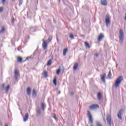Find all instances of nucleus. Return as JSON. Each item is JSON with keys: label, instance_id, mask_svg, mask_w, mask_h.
<instances>
[{"label": "nucleus", "instance_id": "nucleus-23", "mask_svg": "<svg viewBox=\"0 0 126 126\" xmlns=\"http://www.w3.org/2000/svg\"><path fill=\"white\" fill-rule=\"evenodd\" d=\"M9 88H10V86L8 85L5 89V91L7 93H8V91H9Z\"/></svg>", "mask_w": 126, "mask_h": 126}, {"label": "nucleus", "instance_id": "nucleus-39", "mask_svg": "<svg viewBox=\"0 0 126 126\" xmlns=\"http://www.w3.org/2000/svg\"><path fill=\"white\" fill-rule=\"evenodd\" d=\"M12 22H14V18H13L12 19Z\"/></svg>", "mask_w": 126, "mask_h": 126}, {"label": "nucleus", "instance_id": "nucleus-10", "mask_svg": "<svg viewBox=\"0 0 126 126\" xmlns=\"http://www.w3.org/2000/svg\"><path fill=\"white\" fill-rule=\"evenodd\" d=\"M105 77H106V73H103L102 75H101V80L103 81V82H105L106 81L105 80Z\"/></svg>", "mask_w": 126, "mask_h": 126}, {"label": "nucleus", "instance_id": "nucleus-4", "mask_svg": "<svg viewBox=\"0 0 126 126\" xmlns=\"http://www.w3.org/2000/svg\"><path fill=\"white\" fill-rule=\"evenodd\" d=\"M124 108H122L120 110L119 112L118 113V119H119V120H123V118H122V115H123V113H124Z\"/></svg>", "mask_w": 126, "mask_h": 126}, {"label": "nucleus", "instance_id": "nucleus-14", "mask_svg": "<svg viewBox=\"0 0 126 126\" xmlns=\"http://www.w3.org/2000/svg\"><path fill=\"white\" fill-rule=\"evenodd\" d=\"M27 93L29 96L31 95V88L30 87H29L27 89Z\"/></svg>", "mask_w": 126, "mask_h": 126}, {"label": "nucleus", "instance_id": "nucleus-45", "mask_svg": "<svg viewBox=\"0 0 126 126\" xmlns=\"http://www.w3.org/2000/svg\"><path fill=\"white\" fill-rule=\"evenodd\" d=\"M81 37H85V36L82 35H81Z\"/></svg>", "mask_w": 126, "mask_h": 126}, {"label": "nucleus", "instance_id": "nucleus-32", "mask_svg": "<svg viewBox=\"0 0 126 126\" xmlns=\"http://www.w3.org/2000/svg\"><path fill=\"white\" fill-rule=\"evenodd\" d=\"M14 74H15V75H18V71H17V70H15V72H14Z\"/></svg>", "mask_w": 126, "mask_h": 126}, {"label": "nucleus", "instance_id": "nucleus-18", "mask_svg": "<svg viewBox=\"0 0 126 126\" xmlns=\"http://www.w3.org/2000/svg\"><path fill=\"white\" fill-rule=\"evenodd\" d=\"M43 74L44 77L45 78L48 77V72H47L46 71H43Z\"/></svg>", "mask_w": 126, "mask_h": 126}, {"label": "nucleus", "instance_id": "nucleus-8", "mask_svg": "<svg viewBox=\"0 0 126 126\" xmlns=\"http://www.w3.org/2000/svg\"><path fill=\"white\" fill-rule=\"evenodd\" d=\"M42 47L44 50H46L48 48V45L47 44V41L44 40L42 43Z\"/></svg>", "mask_w": 126, "mask_h": 126}, {"label": "nucleus", "instance_id": "nucleus-27", "mask_svg": "<svg viewBox=\"0 0 126 126\" xmlns=\"http://www.w3.org/2000/svg\"><path fill=\"white\" fill-rule=\"evenodd\" d=\"M107 76H108V78H111V76H112V73L111 72V71H109Z\"/></svg>", "mask_w": 126, "mask_h": 126}, {"label": "nucleus", "instance_id": "nucleus-13", "mask_svg": "<svg viewBox=\"0 0 126 126\" xmlns=\"http://www.w3.org/2000/svg\"><path fill=\"white\" fill-rule=\"evenodd\" d=\"M104 38V34L100 33L98 38V41L100 42Z\"/></svg>", "mask_w": 126, "mask_h": 126}, {"label": "nucleus", "instance_id": "nucleus-47", "mask_svg": "<svg viewBox=\"0 0 126 126\" xmlns=\"http://www.w3.org/2000/svg\"><path fill=\"white\" fill-rule=\"evenodd\" d=\"M45 54H46V55L47 54V52H46Z\"/></svg>", "mask_w": 126, "mask_h": 126}, {"label": "nucleus", "instance_id": "nucleus-22", "mask_svg": "<svg viewBox=\"0 0 126 126\" xmlns=\"http://www.w3.org/2000/svg\"><path fill=\"white\" fill-rule=\"evenodd\" d=\"M17 62H18V63H22V58L18 57L17 58Z\"/></svg>", "mask_w": 126, "mask_h": 126}, {"label": "nucleus", "instance_id": "nucleus-33", "mask_svg": "<svg viewBox=\"0 0 126 126\" xmlns=\"http://www.w3.org/2000/svg\"><path fill=\"white\" fill-rule=\"evenodd\" d=\"M3 11V7H0V12H2Z\"/></svg>", "mask_w": 126, "mask_h": 126}, {"label": "nucleus", "instance_id": "nucleus-40", "mask_svg": "<svg viewBox=\"0 0 126 126\" xmlns=\"http://www.w3.org/2000/svg\"><path fill=\"white\" fill-rule=\"evenodd\" d=\"M48 41H49V42H51V41H52V39H51V38H48Z\"/></svg>", "mask_w": 126, "mask_h": 126}, {"label": "nucleus", "instance_id": "nucleus-38", "mask_svg": "<svg viewBox=\"0 0 126 126\" xmlns=\"http://www.w3.org/2000/svg\"><path fill=\"white\" fill-rule=\"evenodd\" d=\"M52 118H53V119H54L55 120H57V117H56V116H53Z\"/></svg>", "mask_w": 126, "mask_h": 126}, {"label": "nucleus", "instance_id": "nucleus-42", "mask_svg": "<svg viewBox=\"0 0 126 126\" xmlns=\"http://www.w3.org/2000/svg\"><path fill=\"white\" fill-rule=\"evenodd\" d=\"M54 22L55 23H57V21H56V20H54Z\"/></svg>", "mask_w": 126, "mask_h": 126}, {"label": "nucleus", "instance_id": "nucleus-19", "mask_svg": "<svg viewBox=\"0 0 126 126\" xmlns=\"http://www.w3.org/2000/svg\"><path fill=\"white\" fill-rule=\"evenodd\" d=\"M32 96H34V97L37 96V93L36 92V90H33Z\"/></svg>", "mask_w": 126, "mask_h": 126}, {"label": "nucleus", "instance_id": "nucleus-3", "mask_svg": "<svg viewBox=\"0 0 126 126\" xmlns=\"http://www.w3.org/2000/svg\"><path fill=\"white\" fill-rule=\"evenodd\" d=\"M122 81H123V77L122 76H120L116 81L115 84V86L116 88H118L119 87V85H120Z\"/></svg>", "mask_w": 126, "mask_h": 126}, {"label": "nucleus", "instance_id": "nucleus-43", "mask_svg": "<svg viewBox=\"0 0 126 126\" xmlns=\"http://www.w3.org/2000/svg\"><path fill=\"white\" fill-rule=\"evenodd\" d=\"M90 126H93V125L91 124Z\"/></svg>", "mask_w": 126, "mask_h": 126}, {"label": "nucleus", "instance_id": "nucleus-36", "mask_svg": "<svg viewBox=\"0 0 126 126\" xmlns=\"http://www.w3.org/2000/svg\"><path fill=\"white\" fill-rule=\"evenodd\" d=\"M74 92H70V95L71 96H72V95H74Z\"/></svg>", "mask_w": 126, "mask_h": 126}, {"label": "nucleus", "instance_id": "nucleus-34", "mask_svg": "<svg viewBox=\"0 0 126 126\" xmlns=\"http://www.w3.org/2000/svg\"><path fill=\"white\" fill-rule=\"evenodd\" d=\"M31 57H27L26 60L25 61H24V62H26L27 61H28L29 60V59H30Z\"/></svg>", "mask_w": 126, "mask_h": 126}, {"label": "nucleus", "instance_id": "nucleus-11", "mask_svg": "<svg viewBox=\"0 0 126 126\" xmlns=\"http://www.w3.org/2000/svg\"><path fill=\"white\" fill-rule=\"evenodd\" d=\"M29 118V115H28V113H26L24 118L23 121L25 122H27V121H28Z\"/></svg>", "mask_w": 126, "mask_h": 126}, {"label": "nucleus", "instance_id": "nucleus-48", "mask_svg": "<svg viewBox=\"0 0 126 126\" xmlns=\"http://www.w3.org/2000/svg\"><path fill=\"white\" fill-rule=\"evenodd\" d=\"M13 0V1H14L15 0Z\"/></svg>", "mask_w": 126, "mask_h": 126}, {"label": "nucleus", "instance_id": "nucleus-5", "mask_svg": "<svg viewBox=\"0 0 126 126\" xmlns=\"http://www.w3.org/2000/svg\"><path fill=\"white\" fill-rule=\"evenodd\" d=\"M88 117L89 118V121L91 124H93V118H92V116L91 115V113L89 111H88Z\"/></svg>", "mask_w": 126, "mask_h": 126}, {"label": "nucleus", "instance_id": "nucleus-37", "mask_svg": "<svg viewBox=\"0 0 126 126\" xmlns=\"http://www.w3.org/2000/svg\"><path fill=\"white\" fill-rule=\"evenodd\" d=\"M2 4H4L5 3V0H2Z\"/></svg>", "mask_w": 126, "mask_h": 126}, {"label": "nucleus", "instance_id": "nucleus-29", "mask_svg": "<svg viewBox=\"0 0 126 126\" xmlns=\"http://www.w3.org/2000/svg\"><path fill=\"white\" fill-rule=\"evenodd\" d=\"M69 37H70L71 39H74V36H73V34H72V33H71V34H70Z\"/></svg>", "mask_w": 126, "mask_h": 126}, {"label": "nucleus", "instance_id": "nucleus-2", "mask_svg": "<svg viewBox=\"0 0 126 126\" xmlns=\"http://www.w3.org/2000/svg\"><path fill=\"white\" fill-rule=\"evenodd\" d=\"M105 23L106 24L107 27L111 24V16H110V15L106 14L105 16Z\"/></svg>", "mask_w": 126, "mask_h": 126}, {"label": "nucleus", "instance_id": "nucleus-44", "mask_svg": "<svg viewBox=\"0 0 126 126\" xmlns=\"http://www.w3.org/2000/svg\"><path fill=\"white\" fill-rule=\"evenodd\" d=\"M5 126H8V125L6 124V125H5Z\"/></svg>", "mask_w": 126, "mask_h": 126}, {"label": "nucleus", "instance_id": "nucleus-26", "mask_svg": "<svg viewBox=\"0 0 126 126\" xmlns=\"http://www.w3.org/2000/svg\"><path fill=\"white\" fill-rule=\"evenodd\" d=\"M5 30L4 27H2L1 30L0 31V33H3Z\"/></svg>", "mask_w": 126, "mask_h": 126}, {"label": "nucleus", "instance_id": "nucleus-24", "mask_svg": "<svg viewBox=\"0 0 126 126\" xmlns=\"http://www.w3.org/2000/svg\"><path fill=\"white\" fill-rule=\"evenodd\" d=\"M85 47H87V48L90 49V46L89 45V44L88 42H85Z\"/></svg>", "mask_w": 126, "mask_h": 126}, {"label": "nucleus", "instance_id": "nucleus-12", "mask_svg": "<svg viewBox=\"0 0 126 126\" xmlns=\"http://www.w3.org/2000/svg\"><path fill=\"white\" fill-rule=\"evenodd\" d=\"M100 2L102 5H107L108 3L107 0H101Z\"/></svg>", "mask_w": 126, "mask_h": 126}, {"label": "nucleus", "instance_id": "nucleus-7", "mask_svg": "<svg viewBox=\"0 0 126 126\" xmlns=\"http://www.w3.org/2000/svg\"><path fill=\"white\" fill-rule=\"evenodd\" d=\"M98 108H99V105L97 104H93L89 107L90 110H95L98 109Z\"/></svg>", "mask_w": 126, "mask_h": 126}, {"label": "nucleus", "instance_id": "nucleus-17", "mask_svg": "<svg viewBox=\"0 0 126 126\" xmlns=\"http://www.w3.org/2000/svg\"><path fill=\"white\" fill-rule=\"evenodd\" d=\"M97 98L98 100H101L102 99V94H101V93H98L97 94Z\"/></svg>", "mask_w": 126, "mask_h": 126}, {"label": "nucleus", "instance_id": "nucleus-1", "mask_svg": "<svg viewBox=\"0 0 126 126\" xmlns=\"http://www.w3.org/2000/svg\"><path fill=\"white\" fill-rule=\"evenodd\" d=\"M124 39H125V34H124V31L121 29L119 31V42L120 43H123L124 42Z\"/></svg>", "mask_w": 126, "mask_h": 126}, {"label": "nucleus", "instance_id": "nucleus-46", "mask_svg": "<svg viewBox=\"0 0 126 126\" xmlns=\"http://www.w3.org/2000/svg\"><path fill=\"white\" fill-rule=\"evenodd\" d=\"M59 0V1H61V0Z\"/></svg>", "mask_w": 126, "mask_h": 126}, {"label": "nucleus", "instance_id": "nucleus-30", "mask_svg": "<svg viewBox=\"0 0 126 126\" xmlns=\"http://www.w3.org/2000/svg\"><path fill=\"white\" fill-rule=\"evenodd\" d=\"M22 3H23V0H20L19 1V6H20V5H21V4H22Z\"/></svg>", "mask_w": 126, "mask_h": 126}, {"label": "nucleus", "instance_id": "nucleus-9", "mask_svg": "<svg viewBox=\"0 0 126 126\" xmlns=\"http://www.w3.org/2000/svg\"><path fill=\"white\" fill-rule=\"evenodd\" d=\"M36 111L37 116H41V109H40V107L37 106L36 107Z\"/></svg>", "mask_w": 126, "mask_h": 126}, {"label": "nucleus", "instance_id": "nucleus-6", "mask_svg": "<svg viewBox=\"0 0 126 126\" xmlns=\"http://www.w3.org/2000/svg\"><path fill=\"white\" fill-rule=\"evenodd\" d=\"M106 121L107 124H108L109 126H112V120L111 119V116L110 115H107L106 117Z\"/></svg>", "mask_w": 126, "mask_h": 126}, {"label": "nucleus", "instance_id": "nucleus-35", "mask_svg": "<svg viewBox=\"0 0 126 126\" xmlns=\"http://www.w3.org/2000/svg\"><path fill=\"white\" fill-rule=\"evenodd\" d=\"M94 56H95V57H96V58H98V57H99V54H98V53H95L94 54Z\"/></svg>", "mask_w": 126, "mask_h": 126}, {"label": "nucleus", "instance_id": "nucleus-15", "mask_svg": "<svg viewBox=\"0 0 126 126\" xmlns=\"http://www.w3.org/2000/svg\"><path fill=\"white\" fill-rule=\"evenodd\" d=\"M41 106L42 111H45V109L46 108V104H45L44 103H41Z\"/></svg>", "mask_w": 126, "mask_h": 126}, {"label": "nucleus", "instance_id": "nucleus-41", "mask_svg": "<svg viewBox=\"0 0 126 126\" xmlns=\"http://www.w3.org/2000/svg\"><path fill=\"white\" fill-rule=\"evenodd\" d=\"M2 87H3V88L4 87V85L3 84H2Z\"/></svg>", "mask_w": 126, "mask_h": 126}, {"label": "nucleus", "instance_id": "nucleus-21", "mask_svg": "<svg viewBox=\"0 0 126 126\" xmlns=\"http://www.w3.org/2000/svg\"><path fill=\"white\" fill-rule=\"evenodd\" d=\"M67 50H68L67 48H65V49H63V56H65V55H66Z\"/></svg>", "mask_w": 126, "mask_h": 126}, {"label": "nucleus", "instance_id": "nucleus-25", "mask_svg": "<svg viewBox=\"0 0 126 126\" xmlns=\"http://www.w3.org/2000/svg\"><path fill=\"white\" fill-rule=\"evenodd\" d=\"M53 83L55 85H57V78L55 77L53 79Z\"/></svg>", "mask_w": 126, "mask_h": 126}, {"label": "nucleus", "instance_id": "nucleus-16", "mask_svg": "<svg viewBox=\"0 0 126 126\" xmlns=\"http://www.w3.org/2000/svg\"><path fill=\"white\" fill-rule=\"evenodd\" d=\"M77 67H78V63H75L73 66V70H76V69H77Z\"/></svg>", "mask_w": 126, "mask_h": 126}, {"label": "nucleus", "instance_id": "nucleus-20", "mask_svg": "<svg viewBox=\"0 0 126 126\" xmlns=\"http://www.w3.org/2000/svg\"><path fill=\"white\" fill-rule=\"evenodd\" d=\"M52 65V60L50 59L47 62V66H50V65Z\"/></svg>", "mask_w": 126, "mask_h": 126}, {"label": "nucleus", "instance_id": "nucleus-28", "mask_svg": "<svg viewBox=\"0 0 126 126\" xmlns=\"http://www.w3.org/2000/svg\"><path fill=\"white\" fill-rule=\"evenodd\" d=\"M61 72V69L60 68H58L57 71H56V73L57 74L59 75L60 74V73Z\"/></svg>", "mask_w": 126, "mask_h": 126}, {"label": "nucleus", "instance_id": "nucleus-31", "mask_svg": "<svg viewBox=\"0 0 126 126\" xmlns=\"http://www.w3.org/2000/svg\"><path fill=\"white\" fill-rule=\"evenodd\" d=\"M18 75H19V74H18V75H14V78H15V80H17V78H18Z\"/></svg>", "mask_w": 126, "mask_h": 126}]
</instances>
